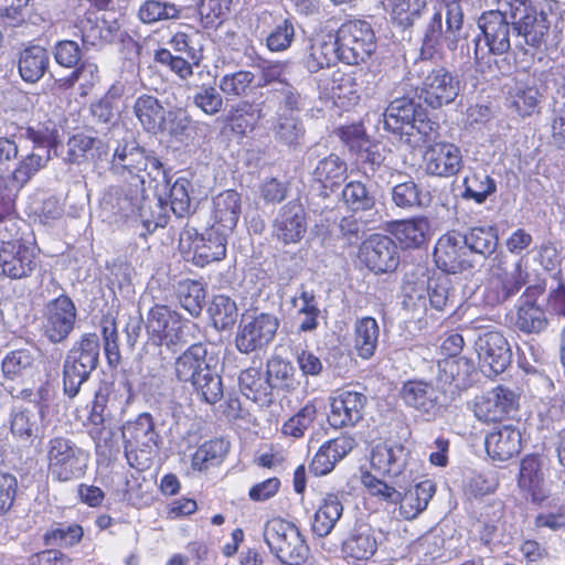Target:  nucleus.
Returning <instances> with one entry per match:
<instances>
[{
    "mask_svg": "<svg viewBox=\"0 0 565 565\" xmlns=\"http://www.w3.org/2000/svg\"><path fill=\"white\" fill-rule=\"evenodd\" d=\"M230 444L223 438H215L202 444L193 454L191 467L196 471L207 470L220 465L228 452Z\"/></svg>",
    "mask_w": 565,
    "mask_h": 565,
    "instance_id": "de8ad7c7",
    "label": "nucleus"
},
{
    "mask_svg": "<svg viewBox=\"0 0 565 565\" xmlns=\"http://www.w3.org/2000/svg\"><path fill=\"white\" fill-rule=\"evenodd\" d=\"M386 130L398 136L411 148L436 138L438 124L428 118L422 105L402 97L391 102L383 115Z\"/></svg>",
    "mask_w": 565,
    "mask_h": 565,
    "instance_id": "f03ea898",
    "label": "nucleus"
},
{
    "mask_svg": "<svg viewBox=\"0 0 565 565\" xmlns=\"http://www.w3.org/2000/svg\"><path fill=\"white\" fill-rule=\"evenodd\" d=\"M460 93V81L445 67L427 72L420 85V97L431 108H440L455 102Z\"/></svg>",
    "mask_w": 565,
    "mask_h": 565,
    "instance_id": "a211bd4d",
    "label": "nucleus"
},
{
    "mask_svg": "<svg viewBox=\"0 0 565 565\" xmlns=\"http://www.w3.org/2000/svg\"><path fill=\"white\" fill-rule=\"evenodd\" d=\"M241 212V194L235 190L223 191L213 198L212 226L230 235L237 225Z\"/></svg>",
    "mask_w": 565,
    "mask_h": 565,
    "instance_id": "72a5a7b5",
    "label": "nucleus"
},
{
    "mask_svg": "<svg viewBox=\"0 0 565 565\" xmlns=\"http://www.w3.org/2000/svg\"><path fill=\"white\" fill-rule=\"evenodd\" d=\"M391 19L401 28H412L427 10L426 0H387Z\"/></svg>",
    "mask_w": 565,
    "mask_h": 565,
    "instance_id": "09e8293b",
    "label": "nucleus"
},
{
    "mask_svg": "<svg viewBox=\"0 0 565 565\" xmlns=\"http://www.w3.org/2000/svg\"><path fill=\"white\" fill-rule=\"evenodd\" d=\"M519 407L518 394L504 386H497L473 402V414L482 423H494L504 419Z\"/></svg>",
    "mask_w": 565,
    "mask_h": 565,
    "instance_id": "aec40b11",
    "label": "nucleus"
},
{
    "mask_svg": "<svg viewBox=\"0 0 565 565\" xmlns=\"http://www.w3.org/2000/svg\"><path fill=\"white\" fill-rule=\"evenodd\" d=\"M36 246L33 239H24L1 246L0 267L11 279L29 277L36 268Z\"/></svg>",
    "mask_w": 565,
    "mask_h": 565,
    "instance_id": "4be33fe9",
    "label": "nucleus"
},
{
    "mask_svg": "<svg viewBox=\"0 0 565 565\" xmlns=\"http://www.w3.org/2000/svg\"><path fill=\"white\" fill-rule=\"evenodd\" d=\"M316 417V401H310L282 424L281 433L286 436L300 438L312 426Z\"/></svg>",
    "mask_w": 565,
    "mask_h": 565,
    "instance_id": "bf43d9fd",
    "label": "nucleus"
},
{
    "mask_svg": "<svg viewBox=\"0 0 565 565\" xmlns=\"http://www.w3.org/2000/svg\"><path fill=\"white\" fill-rule=\"evenodd\" d=\"M380 327L375 318L362 317L354 323V350L363 359H371L377 348Z\"/></svg>",
    "mask_w": 565,
    "mask_h": 565,
    "instance_id": "c03bdc74",
    "label": "nucleus"
},
{
    "mask_svg": "<svg viewBox=\"0 0 565 565\" xmlns=\"http://www.w3.org/2000/svg\"><path fill=\"white\" fill-rule=\"evenodd\" d=\"M98 79V66L90 61H83L70 76L61 79V85L71 88L76 82H79V94L86 96Z\"/></svg>",
    "mask_w": 565,
    "mask_h": 565,
    "instance_id": "052dcab7",
    "label": "nucleus"
},
{
    "mask_svg": "<svg viewBox=\"0 0 565 565\" xmlns=\"http://www.w3.org/2000/svg\"><path fill=\"white\" fill-rule=\"evenodd\" d=\"M527 277L523 258L518 259L511 267L504 266L500 260L492 267L484 285V302L492 307L505 302L520 291Z\"/></svg>",
    "mask_w": 565,
    "mask_h": 565,
    "instance_id": "9b49d317",
    "label": "nucleus"
},
{
    "mask_svg": "<svg viewBox=\"0 0 565 565\" xmlns=\"http://www.w3.org/2000/svg\"><path fill=\"white\" fill-rule=\"evenodd\" d=\"M255 75L249 71L225 74L218 83L220 89L228 97H243L252 90Z\"/></svg>",
    "mask_w": 565,
    "mask_h": 565,
    "instance_id": "e2e57ef3",
    "label": "nucleus"
},
{
    "mask_svg": "<svg viewBox=\"0 0 565 565\" xmlns=\"http://www.w3.org/2000/svg\"><path fill=\"white\" fill-rule=\"evenodd\" d=\"M339 60L355 65L364 62L375 51V34L371 24L363 20H351L341 24L333 36Z\"/></svg>",
    "mask_w": 565,
    "mask_h": 565,
    "instance_id": "9d476101",
    "label": "nucleus"
},
{
    "mask_svg": "<svg viewBox=\"0 0 565 565\" xmlns=\"http://www.w3.org/2000/svg\"><path fill=\"white\" fill-rule=\"evenodd\" d=\"M436 492L433 480L426 479L407 489L404 494L399 492L397 503L398 514L404 520H414L423 513Z\"/></svg>",
    "mask_w": 565,
    "mask_h": 565,
    "instance_id": "4c0bfd02",
    "label": "nucleus"
},
{
    "mask_svg": "<svg viewBox=\"0 0 565 565\" xmlns=\"http://www.w3.org/2000/svg\"><path fill=\"white\" fill-rule=\"evenodd\" d=\"M475 348L482 371L488 376L501 374L511 362V350L501 332L488 331L480 334Z\"/></svg>",
    "mask_w": 565,
    "mask_h": 565,
    "instance_id": "412c9836",
    "label": "nucleus"
},
{
    "mask_svg": "<svg viewBox=\"0 0 565 565\" xmlns=\"http://www.w3.org/2000/svg\"><path fill=\"white\" fill-rule=\"evenodd\" d=\"M134 111L146 130L162 131L166 110L156 97L146 94L139 96L135 102Z\"/></svg>",
    "mask_w": 565,
    "mask_h": 565,
    "instance_id": "49530a36",
    "label": "nucleus"
},
{
    "mask_svg": "<svg viewBox=\"0 0 565 565\" xmlns=\"http://www.w3.org/2000/svg\"><path fill=\"white\" fill-rule=\"evenodd\" d=\"M50 154L42 156L38 152H30L22 156L12 170V180L19 186L25 185L39 171L49 162Z\"/></svg>",
    "mask_w": 565,
    "mask_h": 565,
    "instance_id": "864d4df0",
    "label": "nucleus"
},
{
    "mask_svg": "<svg viewBox=\"0 0 565 565\" xmlns=\"http://www.w3.org/2000/svg\"><path fill=\"white\" fill-rule=\"evenodd\" d=\"M110 171L128 183L129 190L124 198L132 205L142 199L148 181H158V178L163 175L161 162L154 157L147 156L135 141H124L116 147Z\"/></svg>",
    "mask_w": 565,
    "mask_h": 565,
    "instance_id": "f257e3e1",
    "label": "nucleus"
},
{
    "mask_svg": "<svg viewBox=\"0 0 565 565\" xmlns=\"http://www.w3.org/2000/svg\"><path fill=\"white\" fill-rule=\"evenodd\" d=\"M534 290L541 292L539 288L529 287L519 300L514 317L515 328L526 334H539L544 331L548 320L544 309L531 299L530 294Z\"/></svg>",
    "mask_w": 565,
    "mask_h": 565,
    "instance_id": "f704fd0d",
    "label": "nucleus"
},
{
    "mask_svg": "<svg viewBox=\"0 0 565 565\" xmlns=\"http://www.w3.org/2000/svg\"><path fill=\"white\" fill-rule=\"evenodd\" d=\"M227 237L216 226H211L204 234H199L194 228H185L180 234L179 248L186 259L204 267L225 257Z\"/></svg>",
    "mask_w": 565,
    "mask_h": 565,
    "instance_id": "1a4fd4ad",
    "label": "nucleus"
},
{
    "mask_svg": "<svg viewBox=\"0 0 565 565\" xmlns=\"http://www.w3.org/2000/svg\"><path fill=\"white\" fill-rule=\"evenodd\" d=\"M125 457L130 467L145 470L158 449L160 436L149 413H142L121 427Z\"/></svg>",
    "mask_w": 565,
    "mask_h": 565,
    "instance_id": "20e7f679",
    "label": "nucleus"
},
{
    "mask_svg": "<svg viewBox=\"0 0 565 565\" xmlns=\"http://www.w3.org/2000/svg\"><path fill=\"white\" fill-rule=\"evenodd\" d=\"M279 327L277 317L269 313L244 317L239 323L235 343L241 353H250L267 347Z\"/></svg>",
    "mask_w": 565,
    "mask_h": 565,
    "instance_id": "dca6fc26",
    "label": "nucleus"
},
{
    "mask_svg": "<svg viewBox=\"0 0 565 565\" xmlns=\"http://www.w3.org/2000/svg\"><path fill=\"white\" fill-rule=\"evenodd\" d=\"M347 170V163L343 160L338 156L330 154L318 162L313 177L323 188L332 189L344 181Z\"/></svg>",
    "mask_w": 565,
    "mask_h": 565,
    "instance_id": "3c124183",
    "label": "nucleus"
},
{
    "mask_svg": "<svg viewBox=\"0 0 565 565\" xmlns=\"http://www.w3.org/2000/svg\"><path fill=\"white\" fill-rule=\"evenodd\" d=\"M465 199L473 200L476 203H483L489 195L497 191L495 181L484 171H475L463 180Z\"/></svg>",
    "mask_w": 565,
    "mask_h": 565,
    "instance_id": "603ef678",
    "label": "nucleus"
},
{
    "mask_svg": "<svg viewBox=\"0 0 565 565\" xmlns=\"http://www.w3.org/2000/svg\"><path fill=\"white\" fill-rule=\"evenodd\" d=\"M99 339L95 333H87L70 350L65 363L63 385L68 397L78 394L81 385L96 369L99 358Z\"/></svg>",
    "mask_w": 565,
    "mask_h": 565,
    "instance_id": "423d86ee",
    "label": "nucleus"
},
{
    "mask_svg": "<svg viewBox=\"0 0 565 565\" xmlns=\"http://www.w3.org/2000/svg\"><path fill=\"white\" fill-rule=\"evenodd\" d=\"M361 260L375 273H387L398 266L396 244L385 235L375 234L363 242L360 248Z\"/></svg>",
    "mask_w": 565,
    "mask_h": 565,
    "instance_id": "b1692460",
    "label": "nucleus"
},
{
    "mask_svg": "<svg viewBox=\"0 0 565 565\" xmlns=\"http://www.w3.org/2000/svg\"><path fill=\"white\" fill-rule=\"evenodd\" d=\"M355 446V439L347 435L326 441L313 456L310 471L315 476L328 475Z\"/></svg>",
    "mask_w": 565,
    "mask_h": 565,
    "instance_id": "c756f323",
    "label": "nucleus"
},
{
    "mask_svg": "<svg viewBox=\"0 0 565 565\" xmlns=\"http://www.w3.org/2000/svg\"><path fill=\"white\" fill-rule=\"evenodd\" d=\"M445 3L434 8V12L426 25L422 53L436 51L445 44L448 50L455 51L462 39L463 12L460 0H443Z\"/></svg>",
    "mask_w": 565,
    "mask_h": 565,
    "instance_id": "39448f33",
    "label": "nucleus"
},
{
    "mask_svg": "<svg viewBox=\"0 0 565 565\" xmlns=\"http://www.w3.org/2000/svg\"><path fill=\"white\" fill-rule=\"evenodd\" d=\"M500 8L484 12L479 18V28L486 43L484 46H481L480 40H476L475 60L477 64H480L487 54H503L511 46L509 8L501 6Z\"/></svg>",
    "mask_w": 565,
    "mask_h": 565,
    "instance_id": "f8f14e48",
    "label": "nucleus"
},
{
    "mask_svg": "<svg viewBox=\"0 0 565 565\" xmlns=\"http://www.w3.org/2000/svg\"><path fill=\"white\" fill-rule=\"evenodd\" d=\"M84 535L78 524H57L44 534V542L49 546L70 547L77 544Z\"/></svg>",
    "mask_w": 565,
    "mask_h": 565,
    "instance_id": "0e129e2a",
    "label": "nucleus"
},
{
    "mask_svg": "<svg viewBox=\"0 0 565 565\" xmlns=\"http://www.w3.org/2000/svg\"><path fill=\"white\" fill-rule=\"evenodd\" d=\"M295 39V26L288 19L276 22L266 36V46L270 52H284L290 47Z\"/></svg>",
    "mask_w": 565,
    "mask_h": 565,
    "instance_id": "338daca9",
    "label": "nucleus"
},
{
    "mask_svg": "<svg viewBox=\"0 0 565 565\" xmlns=\"http://www.w3.org/2000/svg\"><path fill=\"white\" fill-rule=\"evenodd\" d=\"M20 223L14 215V202L10 196H0V244L1 246L15 244V242L24 241L20 238Z\"/></svg>",
    "mask_w": 565,
    "mask_h": 565,
    "instance_id": "8fccbe9b",
    "label": "nucleus"
},
{
    "mask_svg": "<svg viewBox=\"0 0 565 565\" xmlns=\"http://www.w3.org/2000/svg\"><path fill=\"white\" fill-rule=\"evenodd\" d=\"M76 308L67 296H60L47 302L43 313L42 329L52 343L65 340L74 329Z\"/></svg>",
    "mask_w": 565,
    "mask_h": 565,
    "instance_id": "6ab92c4d",
    "label": "nucleus"
},
{
    "mask_svg": "<svg viewBox=\"0 0 565 565\" xmlns=\"http://www.w3.org/2000/svg\"><path fill=\"white\" fill-rule=\"evenodd\" d=\"M124 90L125 87L120 83L111 85L99 100L92 104L93 117L99 122L114 125L120 118Z\"/></svg>",
    "mask_w": 565,
    "mask_h": 565,
    "instance_id": "37998d69",
    "label": "nucleus"
},
{
    "mask_svg": "<svg viewBox=\"0 0 565 565\" xmlns=\"http://www.w3.org/2000/svg\"><path fill=\"white\" fill-rule=\"evenodd\" d=\"M318 87L321 94L332 98L342 107L352 106L360 98L355 78L340 70L333 71L330 76L322 75L318 81Z\"/></svg>",
    "mask_w": 565,
    "mask_h": 565,
    "instance_id": "c85d7f7f",
    "label": "nucleus"
},
{
    "mask_svg": "<svg viewBox=\"0 0 565 565\" xmlns=\"http://www.w3.org/2000/svg\"><path fill=\"white\" fill-rule=\"evenodd\" d=\"M307 232V217L300 204L281 207L274 223V235L285 244L298 243Z\"/></svg>",
    "mask_w": 565,
    "mask_h": 565,
    "instance_id": "7c9ffc66",
    "label": "nucleus"
},
{
    "mask_svg": "<svg viewBox=\"0 0 565 565\" xmlns=\"http://www.w3.org/2000/svg\"><path fill=\"white\" fill-rule=\"evenodd\" d=\"M19 137L26 138L33 142L34 149L47 148L53 149L57 145L58 134L54 124H38L19 129Z\"/></svg>",
    "mask_w": 565,
    "mask_h": 565,
    "instance_id": "69168bd1",
    "label": "nucleus"
},
{
    "mask_svg": "<svg viewBox=\"0 0 565 565\" xmlns=\"http://www.w3.org/2000/svg\"><path fill=\"white\" fill-rule=\"evenodd\" d=\"M436 265L445 273H457L468 266L463 235L448 232L437 242L434 250Z\"/></svg>",
    "mask_w": 565,
    "mask_h": 565,
    "instance_id": "a878e982",
    "label": "nucleus"
},
{
    "mask_svg": "<svg viewBox=\"0 0 565 565\" xmlns=\"http://www.w3.org/2000/svg\"><path fill=\"white\" fill-rule=\"evenodd\" d=\"M181 306L192 316H199L205 301V290L200 281L186 279L179 282Z\"/></svg>",
    "mask_w": 565,
    "mask_h": 565,
    "instance_id": "13d9d810",
    "label": "nucleus"
},
{
    "mask_svg": "<svg viewBox=\"0 0 565 565\" xmlns=\"http://www.w3.org/2000/svg\"><path fill=\"white\" fill-rule=\"evenodd\" d=\"M343 513V504L335 493H328L321 500L312 521V531L318 536L331 533Z\"/></svg>",
    "mask_w": 565,
    "mask_h": 565,
    "instance_id": "a19ab883",
    "label": "nucleus"
},
{
    "mask_svg": "<svg viewBox=\"0 0 565 565\" xmlns=\"http://www.w3.org/2000/svg\"><path fill=\"white\" fill-rule=\"evenodd\" d=\"M180 13L181 9L173 3L147 0L140 6L138 17L143 23L151 24L159 21L178 19Z\"/></svg>",
    "mask_w": 565,
    "mask_h": 565,
    "instance_id": "6e6d98bb",
    "label": "nucleus"
},
{
    "mask_svg": "<svg viewBox=\"0 0 565 565\" xmlns=\"http://www.w3.org/2000/svg\"><path fill=\"white\" fill-rule=\"evenodd\" d=\"M439 391L424 381H408L403 385L404 402L428 417H435L439 411Z\"/></svg>",
    "mask_w": 565,
    "mask_h": 565,
    "instance_id": "c9c22d12",
    "label": "nucleus"
},
{
    "mask_svg": "<svg viewBox=\"0 0 565 565\" xmlns=\"http://www.w3.org/2000/svg\"><path fill=\"white\" fill-rule=\"evenodd\" d=\"M366 401V396L356 391H335L330 396L329 424L333 428L354 426L363 418Z\"/></svg>",
    "mask_w": 565,
    "mask_h": 565,
    "instance_id": "5701e85b",
    "label": "nucleus"
},
{
    "mask_svg": "<svg viewBox=\"0 0 565 565\" xmlns=\"http://www.w3.org/2000/svg\"><path fill=\"white\" fill-rule=\"evenodd\" d=\"M209 312L214 327L220 330L233 326L237 318L235 301L225 295H217L213 298Z\"/></svg>",
    "mask_w": 565,
    "mask_h": 565,
    "instance_id": "4d7b16f0",
    "label": "nucleus"
},
{
    "mask_svg": "<svg viewBox=\"0 0 565 565\" xmlns=\"http://www.w3.org/2000/svg\"><path fill=\"white\" fill-rule=\"evenodd\" d=\"M264 540L281 563L298 565L308 557L309 547L298 527L291 522L279 518L267 521Z\"/></svg>",
    "mask_w": 565,
    "mask_h": 565,
    "instance_id": "6e6552de",
    "label": "nucleus"
},
{
    "mask_svg": "<svg viewBox=\"0 0 565 565\" xmlns=\"http://www.w3.org/2000/svg\"><path fill=\"white\" fill-rule=\"evenodd\" d=\"M239 388L242 393L255 403L266 405L270 402L271 383L258 367H249L241 372Z\"/></svg>",
    "mask_w": 565,
    "mask_h": 565,
    "instance_id": "a18cd8bd",
    "label": "nucleus"
},
{
    "mask_svg": "<svg viewBox=\"0 0 565 565\" xmlns=\"http://www.w3.org/2000/svg\"><path fill=\"white\" fill-rule=\"evenodd\" d=\"M518 486L533 502H542L548 498L551 491L544 480L539 457L529 455L521 460Z\"/></svg>",
    "mask_w": 565,
    "mask_h": 565,
    "instance_id": "473e14b6",
    "label": "nucleus"
},
{
    "mask_svg": "<svg viewBox=\"0 0 565 565\" xmlns=\"http://www.w3.org/2000/svg\"><path fill=\"white\" fill-rule=\"evenodd\" d=\"M50 54L40 45H31L19 54L18 68L24 82L36 83L49 68Z\"/></svg>",
    "mask_w": 565,
    "mask_h": 565,
    "instance_id": "ea45409f",
    "label": "nucleus"
},
{
    "mask_svg": "<svg viewBox=\"0 0 565 565\" xmlns=\"http://www.w3.org/2000/svg\"><path fill=\"white\" fill-rule=\"evenodd\" d=\"M388 231L405 248L419 247L427 239L429 222L426 217L394 221Z\"/></svg>",
    "mask_w": 565,
    "mask_h": 565,
    "instance_id": "58836bf2",
    "label": "nucleus"
},
{
    "mask_svg": "<svg viewBox=\"0 0 565 565\" xmlns=\"http://www.w3.org/2000/svg\"><path fill=\"white\" fill-rule=\"evenodd\" d=\"M342 199L352 211H365L374 205L373 196L360 181L349 182L342 190Z\"/></svg>",
    "mask_w": 565,
    "mask_h": 565,
    "instance_id": "774afa93",
    "label": "nucleus"
},
{
    "mask_svg": "<svg viewBox=\"0 0 565 565\" xmlns=\"http://www.w3.org/2000/svg\"><path fill=\"white\" fill-rule=\"evenodd\" d=\"M411 460V450L395 441L376 445L370 457L372 469L383 477L395 478L405 472Z\"/></svg>",
    "mask_w": 565,
    "mask_h": 565,
    "instance_id": "393cba45",
    "label": "nucleus"
},
{
    "mask_svg": "<svg viewBox=\"0 0 565 565\" xmlns=\"http://www.w3.org/2000/svg\"><path fill=\"white\" fill-rule=\"evenodd\" d=\"M216 363V359L209 355L206 345L194 343L177 358L175 376L181 382L191 383L206 403L215 404L223 395Z\"/></svg>",
    "mask_w": 565,
    "mask_h": 565,
    "instance_id": "7ed1b4c3",
    "label": "nucleus"
},
{
    "mask_svg": "<svg viewBox=\"0 0 565 565\" xmlns=\"http://www.w3.org/2000/svg\"><path fill=\"white\" fill-rule=\"evenodd\" d=\"M500 6L509 8L511 24L526 44L539 47L544 42L550 24L543 11L526 0H502Z\"/></svg>",
    "mask_w": 565,
    "mask_h": 565,
    "instance_id": "4468645a",
    "label": "nucleus"
},
{
    "mask_svg": "<svg viewBox=\"0 0 565 565\" xmlns=\"http://www.w3.org/2000/svg\"><path fill=\"white\" fill-rule=\"evenodd\" d=\"M49 471L57 481H70L83 476L88 456L71 440L56 437L47 445Z\"/></svg>",
    "mask_w": 565,
    "mask_h": 565,
    "instance_id": "ddd939ff",
    "label": "nucleus"
},
{
    "mask_svg": "<svg viewBox=\"0 0 565 565\" xmlns=\"http://www.w3.org/2000/svg\"><path fill=\"white\" fill-rule=\"evenodd\" d=\"M451 281L440 274L416 282H407L404 291L403 307L418 319L426 313L428 305L437 311L447 308L451 299Z\"/></svg>",
    "mask_w": 565,
    "mask_h": 565,
    "instance_id": "0eeeda50",
    "label": "nucleus"
},
{
    "mask_svg": "<svg viewBox=\"0 0 565 565\" xmlns=\"http://www.w3.org/2000/svg\"><path fill=\"white\" fill-rule=\"evenodd\" d=\"M390 533L370 523L359 522L343 543L347 557L354 561H370L386 551Z\"/></svg>",
    "mask_w": 565,
    "mask_h": 565,
    "instance_id": "f3484780",
    "label": "nucleus"
},
{
    "mask_svg": "<svg viewBox=\"0 0 565 565\" xmlns=\"http://www.w3.org/2000/svg\"><path fill=\"white\" fill-rule=\"evenodd\" d=\"M484 444L487 454L493 460L505 461L520 452L521 431L514 425H503L489 433Z\"/></svg>",
    "mask_w": 565,
    "mask_h": 565,
    "instance_id": "2f4dec72",
    "label": "nucleus"
},
{
    "mask_svg": "<svg viewBox=\"0 0 565 565\" xmlns=\"http://www.w3.org/2000/svg\"><path fill=\"white\" fill-rule=\"evenodd\" d=\"M541 94L535 79L526 76L515 78L508 92V106L521 117H527L535 113Z\"/></svg>",
    "mask_w": 565,
    "mask_h": 565,
    "instance_id": "e433bc0d",
    "label": "nucleus"
},
{
    "mask_svg": "<svg viewBox=\"0 0 565 565\" xmlns=\"http://www.w3.org/2000/svg\"><path fill=\"white\" fill-rule=\"evenodd\" d=\"M10 429L20 440H32L39 433L38 415L26 409H14L11 414Z\"/></svg>",
    "mask_w": 565,
    "mask_h": 565,
    "instance_id": "680f3d73",
    "label": "nucleus"
},
{
    "mask_svg": "<svg viewBox=\"0 0 565 565\" xmlns=\"http://www.w3.org/2000/svg\"><path fill=\"white\" fill-rule=\"evenodd\" d=\"M181 316L164 305H156L147 315L146 329L157 345H175L184 341V330L193 327Z\"/></svg>",
    "mask_w": 565,
    "mask_h": 565,
    "instance_id": "2eb2a0df",
    "label": "nucleus"
},
{
    "mask_svg": "<svg viewBox=\"0 0 565 565\" xmlns=\"http://www.w3.org/2000/svg\"><path fill=\"white\" fill-rule=\"evenodd\" d=\"M118 211L126 217L138 216L145 227L150 232L157 227H163L168 218V204L163 203L161 199L153 201L145 198L142 192V199L138 204H129L126 198L117 199Z\"/></svg>",
    "mask_w": 565,
    "mask_h": 565,
    "instance_id": "cd10ccee",
    "label": "nucleus"
},
{
    "mask_svg": "<svg viewBox=\"0 0 565 565\" xmlns=\"http://www.w3.org/2000/svg\"><path fill=\"white\" fill-rule=\"evenodd\" d=\"M463 239L466 247L481 255H491L498 246L497 231L492 226L473 227Z\"/></svg>",
    "mask_w": 565,
    "mask_h": 565,
    "instance_id": "5fc2aeb1",
    "label": "nucleus"
},
{
    "mask_svg": "<svg viewBox=\"0 0 565 565\" xmlns=\"http://www.w3.org/2000/svg\"><path fill=\"white\" fill-rule=\"evenodd\" d=\"M339 60L337 43L331 34L318 36L312 40L305 64L309 72L316 73L330 67Z\"/></svg>",
    "mask_w": 565,
    "mask_h": 565,
    "instance_id": "79ce46f5",
    "label": "nucleus"
},
{
    "mask_svg": "<svg viewBox=\"0 0 565 565\" xmlns=\"http://www.w3.org/2000/svg\"><path fill=\"white\" fill-rule=\"evenodd\" d=\"M423 159L425 171L437 177L455 175L462 166L459 148L448 142H437L429 146Z\"/></svg>",
    "mask_w": 565,
    "mask_h": 565,
    "instance_id": "bb28decb",
    "label": "nucleus"
}]
</instances>
